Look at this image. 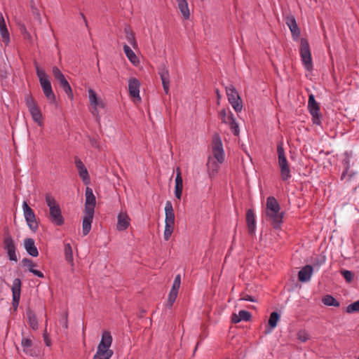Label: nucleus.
<instances>
[{
	"mask_svg": "<svg viewBox=\"0 0 359 359\" xmlns=\"http://www.w3.org/2000/svg\"><path fill=\"white\" fill-rule=\"evenodd\" d=\"M280 206L276 198L269 196L266 199V217L275 229H280L283 223L285 212H280Z\"/></svg>",
	"mask_w": 359,
	"mask_h": 359,
	"instance_id": "nucleus-1",
	"label": "nucleus"
},
{
	"mask_svg": "<svg viewBox=\"0 0 359 359\" xmlns=\"http://www.w3.org/2000/svg\"><path fill=\"white\" fill-rule=\"evenodd\" d=\"M45 201L49 208V220L56 226H62L65 224V218L62 215V210L55 198L50 193L45 194Z\"/></svg>",
	"mask_w": 359,
	"mask_h": 359,
	"instance_id": "nucleus-2",
	"label": "nucleus"
},
{
	"mask_svg": "<svg viewBox=\"0 0 359 359\" xmlns=\"http://www.w3.org/2000/svg\"><path fill=\"white\" fill-rule=\"evenodd\" d=\"M111 344L112 337L111 333L108 331H104L97 352L93 359H109L114 353V351L109 348Z\"/></svg>",
	"mask_w": 359,
	"mask_h": 359,
	"instance_id": "nucleus-3",
	"label": "nucleus"
},
{
	"mask_svg": "<svg viewBox=\"0 0 359 359\" xmlns=\"http://www.w3.org/2000/svg\"><path fill=\"white\" fill-rule=\"evenodd\" d=\"M36 72L44 95L50 104H56V97L53 91L48 76L44 70L40 69L38 66H36Z\"/></svg>",
	"mask_w": 359,
	"mask_h": 359,
	"instance_id": "nucleus-4",
	"label": "nucleus"
},
{
	"mask_svg": "<svg viewBox=\"0 0 359 359\" xmlns=\"http://www.w3.org/2000/svg\"><path fill=\"white\" fill-rule=\"evenodd\" d=\"M277 153L278 156V165L280 168V177L283 181H286L290 178L291 175L290 165L285 154L282 142L278 143Z\"/></svg>",
	"mask_w": 359,
	"mask_h": 359,
	"instance_id": "nucleus-5",
	"label": "nucleus"
},
{
	"mask_svg": "<svg viewBox=\"0 0 359 359\" xmlns=\"http://www.w3.org/2000/svg\"><path fill=\"white\" fill-rule=\"evenodd\" d=\"M25 103L33 121L39 126H43V121L41 111L36 103V101L31 94H28L25 96Z\"/></svg>",
	"mask_w": 359,
	"mask_h": 359,
	"instance_id": "nucleus-6",
	"label": "nucleus"
},
{
	"mask_svg": "<svg viewBox=\"0 0 359 359\" xmlns=\"http://www.w3.org/2000/svg\"><path fill=\"white\" fill-rule=\"evenodd\" d=\"M300 55L302 57V63L306 69L308 71H311L313 69L311 53L309 41L305 38L301 39Z\"/></svg>",
	"mask_w": 359,
	"mask_h": 359,
	"instance_id": "nucleus-7",
	"label": "nucleus"
},
{
	"mask_svg": "<svg viewBox=\"0 0 359 359\" xmlns=\"http://www.w3.org/2000/svg\"><path fill=\"white\" fill-rule=\"evenodd\" d=\"M4 248L6 250L9 259L16 262V247L8 228L5 229L4 233Z\"/></svg>",
	"mask_w": 359,
	"mask_h": 359,
	"instance_id": "nucleus-8",
	"label": "nucleus"
},
{
	"mask_svg": "<svg viewBox=\"0 0 359 359\" xmlns=\"http://www.w3.org/2000/svg\"><path fill=\"white\" fill-rule=\"evenodd\" d=\"M228 100L233 109L237 112H241L243 109V102L238 93L233 85L226 88Z\"/></svg>",
	"mask_w": 359,
	"mask_h": 359,
	"instance_id": "nucleus-9",
	"label": "nucleus"
},
{
	"mask_svg": "<svg viewBox=\"0 0 359 359\" xmlns=\"http://www.w3.org/2000/svg\"><path fill=\"white\" fill-rule=\"evenodd\" d=\"M212 152L217 163H222L224 161V151L219 133H215L212 137Z\"/></svg>",
	"mask_w": 359,
	"mask_h": 359,
	"instance_id": "nucleus-10",
	"label": "nucleus"
},
{
	"mask_svg": "<svg viewBox=\"0 0 359 359\" xmlns=\"http://www.w3.org/2000/svg\"><path fill=\"white\" fill-rule=\"evenodd\" d=\"M308 109L312 116V122L313 124L320 126L322 114L320 113L319 104L316 101L313 94L309 95Z\"/></svg>",
	"mask_w": 359,
	"mask_h": 359,
	"instance_id": "nucleus-11",
	"label": "nucleus"
},
{
	"mask_svg": "<svg viewBox=\"0 0 359 359\" xmlns=\"http://www.w3.org/2000/svg\"><path fill=\"white\" fill-rule=\"evenodd\" d=\"M23 213L25 219L29 228L33 231L36 232L39 229V223L36 221L34 210L28 205L26 201L22 203Z\"/></svg>",
	"mask_w": 359,
	"mask_h": 359,
	"instance_id": "nucleus-12",
	"label": "nucleus"
},
{
	"mask_svg": "<svg viewBox=\"0 0 359 359\" xmlns=\"http://www.w3.org/2000/svg\"><path fill=\"white\" fill-rule=\"evenodd\" d=\"M21 286H22V281L20 278H15L13 280V285L11 287L12 290V295H13V302H12V306L14 309V311H16L20 299V294H21Z\"/></svg>",
	"mask_w": 359,
	"mask_h": 359,
	"instance_id": "nucleus-13",
	"label": "nucleus"
},
{
	"mask_svg": "<svg viewBox=\"0 0 359 359\" xmlns=\"http://www.w3.org/2000/svg\"><path fill=\"white\" fill-rule=\"evenodd\" d=\"M86 202L84 212H95V207L96 205V198L93 194V189L90 187H86Z\"/></svg>",
	"mask_w": 359,
	"mask_h": 359,
	"instance_id": "nucleus-14",
	"label": "nucleus"
},
{
	"mask_svg": "<svg viewBox=\"0 0 359 359\" xmlns=\"http://www.w3.org/2000/svg\"><path fill=\"white\" fill-rule=\"evenodd\" d=\"M158 73L161 77L164 92L165 94H168L170 88V74L168 69L165 65H162L158 67Z\"/></svg>",
	"mask_w": 359,
	"mask_h": 359,
	"instance_id": "nucleus-15",
	"label": "nucleus"
},
{
	"mask_svg": "<svg viewBox=\"0 0 359 359\" xmlns=\"http://www.w3.org/2000/svg\"><path fill=\"white\" fill-rule=\"evenodd\" d=\"M285 23L290 28L293 39L294 40L299 39L301 34V32L297 25L294 16L292 15H287L285 18Z\"/></svg>",
	"mask_w": 359,
	"mask_h": 359,
	"instance_id": "nucleus-16",
	"label": "nucleus"
},
{
	"mask_svg": "<svg viewBox=\"0 0 359 359\" xmlns=\"http://www.w3.org/2000/svg\"><path fill=\"white\" fill-rule=\"evenodd\" d=\"M116 229L119 231L126 230L129 225L130 219L126 212H121L117 217Z\"/></svg>",
	"mask_w": 359,
	"mask_h": 359,
	"instance_id": "nucleus-17",
	"label": "nucleus"
},
{
	"mask_svg": "<svg viewBox=\"0 0 359 359\" xmlns=\"http://www.w3.org/2000/svg\"><path fill=\"white\" fill-rule=\"evenodd\" d=\"M94 213L95 212H84L85 215L82 222V232L83 236L88 235L90 231Z\"/></svg>",
	"mask_w": 359,
	"mask_h": 359,
	"instance_id": "nucleus-18",
	"label": "nucleus"
},
{
	"mask_svg": "<svg viewBox=\"0 0 359 359\" xmlns=\"http://www.w3.org/2000/svg\"><path fill=\"white\" fill-rule=\"evenodd\" d=\"M140 83L136 78L130 79L128 81V90L130 95L134 98H140Z\"/></svg>",
	"mask_w": 359,
	"mask_h": 359,
	"instance_id": "nucleus-19",
	"label": "nucleus"
},
{
	"mask_svg": "<svg viewBox=\"0 0 359 359\" xmlns=\"http://www.w3.org/2000/svg\"><path fill=\"white\" fill-rule=\"evenodd\" d=\"M255 217L253 210L248 209L246 212V224L248 229V233L253 235L255 232Z\"/></svg>",
	"mask_w": 359,
	"mask_h": 359,
	"instance_id": "nucleus-20",
	"label": "nucleus"
},
{
	"mask_svg": "<svg viewBox=\"0 0 359 359\" xmlns=\"http://www.w3.org/2000/svg\"><path fill=\"white\" fill-rule=\"evenodd\" d=\"M313 267L311 265L304 266L298 273V280L300 282L305 283L311 279L313 274Z\"/></svg>",
	"mask_w": 359,
	"mask_h": 359,
	"instance_id": "nucleus-21",
	"label": "nucleus"
},
{
	"mask_svg": "<svg viewBox=\"0 0 359 359\" xmlns=\"http://www.w3.org/2000/svg\"><path fill=\"white\" fill-rule=\"evenodd\" d=\"M74 160H75V165H76V168H77V170L79 171V174L80 177L83 181H86V180L89 181L90 180V177H89V175H88V172L85 165L83 164V163L78 157H75Z\"/></svg>",
	"mask_w": 359,
	"mask_h": 359,
	"instance_id": "nucleus-22",
	"label": "nucleus"
},
{
	"mask_svg": "<svg viewBox=\"0 0 359 359\" xmlns=\"http://www.w3.org/2000/svg\"><path fill=\"white\" fill-rule=\"evenodd\" d=\"M24 247H25L27 252L29 255L34 257H36L39 255V251L34 244V241L33 238H25L24 241Z\"/></svg>",
	"mask_w": 359,
	"mask_h": 359,
	"instance_id": "nucleus-23",
	"label": "nucleus"
},
{
	"mask_svg": "<svg viewBox=\"0 0 359 359\" xmlns=\"http://www.w3.org/2000/svg\"><path fill=\"white\" fill-rule=\"evenodd\" d=\"M252 317L251 313L249 311L241 310L239 311L238 315L233 313L231 317V322L233 324L238 323L242 320L245 321L250 320Z\"/></svg>",
	"mask_w": 359,
	"mask_h": 359,
	"instance_id": "nucleus-24",
	"label": "nucleus"
},
{
	"mask_svg": "<svg viewBox=\"0 0 359 359\" xmlns=\"http://www.w3.org/2000/svg\"><path fill=\"white\" fill-rule=\"evenodd\" d=\"M165 223L175 224V213L170 201H167L165 207Z\"/></svg>",
	"mask_w": 359,
	"mask_h": 359,
	"instance_id": "nucleus-25",
	"label": "nucleus"
},
{
	"mask_svg": "<svg viewBox=\"0 0 359 359\" xmlns=\"http://www.w3.org/2000/svg\"><path fill=\"white\" fill-rule=\"evenodd\" d=\"M26 315L28 320V324L31 328L34 330H37L39 324L34 312L30 308H28L26 311Z\"/></svg>",
	"mask_w": 359,
	"mask_h": 359,
	"instance_id": "nucleus-26",
	"label": "nucleus"
},
{
	"mask_svg": "<svg viewBox=\"0 0 359 359\" xmlns=\"http://www.w3.org/2000/svg\"><path fill=\"white\" fill-rule=\"evenodd\" d=\"M21 345L23 348V352L29 356H33L34 355V352L32 348L33 345V342L32 339L29 338H22L21 341Z\"/></svg>",
	"mask_w": 359,
	"mask_h": 359,
	"instance_id": "nucleus-27",
	"label": "nucleus"
},
{
	"mask_svg": "<svg viewBox=\"0 0 359 359\" xmlns=\"http://www.w3.org/2000/svg\"><path fill=\"white\" fill-rule=\"evenodd\" d=\"M57 81L59 82L60 87L63 89V90L67 94L68 97L70 100H73V98H74L73 92H72V88H71L69 82L66 79V78L63 77L62 79L58 80Z\"/></svg>",
	"mask_w": 359,
	"mask_h": 359,
	"instance_id": "nucleus-28",
	"label": "nucleus"
},
{
	"mask_svg": "<svg viewBox=\"0 0 359 359\" xmlns=\"http://www.w3.org/2000/svg\"><path fill=\"white\" fill-rule=\"evenodd\" d=\"M178 8L180 9L183 18L185 20H188L190 17V12L188 7L187 0H177Z\"/></svg>",
	"mask_w": 359,
	"mask_h": 359,
	"instance_id": "nucleus-29",
	"label": "nucleus"
},
{
	"mask_svg": "<svg viewBox=\"0 0 359 359\" xmlns=\"http://www.w3.org/2000/svg\"><path fill=\"white\" fill-rule=\"evenodd\" d=\"M0 34L3 38V41L6 43H8L10 41V36L5 20L2 15L0 17Z\"/></svg>",
	"mask_w": 359,
	"mask_h": 359,
	"instance_id": "nucleus-30",
	"label": "nucleus"
},
{
	"mask_svg": "<svg viewBox=\"0 0 359 359\" xmlns=\"http://www.w3.org/2000/svg\"><path fill=\"white\" fill-rule=\"evenodd\" d=\"M279 319L280 314L278 312L273 311L271 313L269 319V328L266 331V334L270 332L272 329L275 328L277 326Z\"/></svg>",
	"mask_w": 359,
	"mask_h": 359,
	"instance_id": "nucleus-31",
	"label": "nucleus"
},
{
	"mask_svg": "<svg viewBox=\"0 0 359 359\" xmlns=\"http://www.w3.org/2000/svg\"><path fill=\"white\" fill-rule=\"evenodd\" d=\"M123 51L128 60L134 65L139 63V60L133 50L126 44L123 46Z\"/></svg>",
	"mask_w": 359,
	"mask_h": 359,
	"instance_id": "nucleus-32",
	"label": "nucleus"
},
{
	"mask_svg": "<svg viewBox=\"0 0 359 359\" xmlns=\"http://www.w3.org/2000/svg\"><path fill=\"white\" fill-rule=\"evenodd\" d=\"M322 302L329 306L339 307L340 306L339 302L330 294L324 296L322 299Z\"/></svg>",
	"mask_w": 359,
	"mask_h": 359,
	"instance_id": "nucleus-33",
	"label": "nucleus"
},
{
	"mask_svg": "<svg viewBox=\"0 0 359 359\" xmlns=\"http://www.w3.org/2000/svg\"><path fill=\"white\" fill-rule=\"evenodd\" d=\"M227 124L229 125L230 128L233 133L234 135H238L239 129L237 123L235 121V118L233 116L231 112L229 111V121H227Z\"/></svg>",
	"mask_w": 359,
	"mask_h": 359,
	"instance_id": "nucleus-34",
	"label": "nucleus"
},
{
	"mask_svg": "<svg viewBox=\"0 0 359 359\" xmlns=\"http://www.w3.org/2000/svg\"><path fill=\"white\" fill-rule=\"evenodd\" d=\"M64 250H65V256L66 260L68 262L73 264L74 258H73V252H72V248L71 245L69 243H66L65 245Z\"/></svg>",
	"mask_w": 359,
	"mask_h": 359,
	"instance_id": "nucleus-35",
	"label": "nucleus"
},
{
	"mask_svg": "<svg viewBox=\"0 0 359 359\" xmlns=\"http://www.w3.org/2000/svg\"><path fill=\"white\" fill-rule=\"evenodd\" d=\"M125 32L126 34V39L128 42L133 47L136 48L137 46V43L135 39V34L128 29H125Z\"/></svg>",
	"mask_w": 359,
	"mask_h": 359,
	"instance_id": "nucleus-36",
	"label": "nucleus"
},
{
	"mask_svg": "<svg viewBox=\"0 0 359 359\" xmlns=\"http://www.w3.org/2000/svg\"><path fill=\"white\" fill-rule=\"evenodd\" d=\"M177 294H178V291L172 290H170L169 295H168L167 304H166V306L169 309H170L172 306L173 303L175 302V301L176 300V298L177 297Z\"/></svg>",
	"mask_w": 359,
	"mask_h": 359,
	"instance_id": "nucleus-37",
	"label": "nucleus"
},
{
	"mask_svg": "<svg viewBox=\"0 0 359 359\" xmlns=\"http://www.w3.org/2000/svg\"><path fill=\"white\" fill-rule=\"evenodd\" d=\"M30 8L34 18L36 20L41 19V15L39 9L37 8L34 0H30Z\"/></svg>",
	"mask_w": 359,
	"mask_h": 359,
	"instance_id": "nucleus-38",
	"label": "nucleus"
},
{
	"mask_svg": "<svg viewBox=\"0 0 359 359\" xmlns=\"http://www.w3.org/2000/svg\"><path fill=\"white\" fill-rule=\"evenodd\" d=\"M346 312L348 313L359 312V300L349 304L346 308Z\"/></svg>",
	"mask_w": 359,
	"mask_h": 359,
	"instance_id": "nucleus-39",
	"label": "nucleus"
},
{
	"mask_svg": "<svg viewBox=\"0 0 359 359\" xmlns=\"http://www.w3.org/2000/svg\"><path fill=\"white\" fill-rule=\"evenodd\" d=\"M297 336V339L302 342H305L310 338L309 334L305 330H299Z\"/></svg>",
	"mask_w": 359,
	"mask_h": 359,
	"instance_id": "nucleus-40",
	"label": "nucleus"
},
{
	"mask_svg": "<svg viewBox=\"0 0 359 359\" xmlns=\"http://www.w3.org/2000/svg\"><path fill=\"white\" fill-rule=\"evenodd\" d=\"M174 225L165 224V230H164V239L165 241H168L170 238L172 233L173 231Z\"/></svg>",
	"mask_w": 359,
	"mask_h": 359,
	"instance_id": "nucleus-41",
	"label": "nucleus"
},
{
	"mask_svg": "<svg viewBox=\"0 0 359 359\" xmlns=\"http://www.w3.org/2000/svg\"><path fill=\"white\" fill-rule=\"evenodd\" d=\"M92 106L93 107V111H92L93 114L99 118L98 108H104V103L102 100H97L96 104H93Z\"/></svg>",
	"mask_w": 359,
	"mask_h": 359,
	"instance_id": "nucleus-42",
	"label": "nucleus"
},
{
	"mask_svg": "<svg viewBox=\"0 0 359 359\" xmlns=\"http://www.w3.org/2000/svg\"><path fill=\"white\" fill-rule=\"evenodd\" d=\"M20 32L22 35L23 36V38L25 40L29 41V42H32V36L31 34L29 33V32L27 30V28L25 25H22L20 27Z\"/></svg>",
	"mask_w": 359,
	"mask_h": 359,
	"instance_id": "nucleus-43",
	"label": "nucleus"
},
{
	"mask_svg": "<svg viewBox=\"0 0 359 359\" xmlns=\"http://www.w3.org/2000/svg\"><path fill=\"white\" fill-rule=\"evenodd\" d=\"M52 73L54 76V78L58 81L63 77H65L64 74L62 73V72L60 70V69L57 66H54L52 69Z\"/></svg>",
	"mask_w": 359,
	"mask_h": 359,
	"instance_id": "nucleus-44",
	"label": "nucleus"
},
{
	"mask_svg": "<svg viewBox=\"0 0 359 359\" xmlns=\"http://www.w3.org/2000/svg\"><path fill=\"white\" fill-rule=\"evenodd\" d=\"M341 273L345 278L347 283H351L353 280V274L351 271L342 270Z\"/></svg>",
	"mask_w": 359,
	"mask_h": 359,
	"instance_id": "nucleus-45",
	"label": "nucleus"
},
{
	"mask_svg": "<svg viewBox=\"0 0 359 359\" xmlns=\"http://www.w3.org/2000/svg\"><path fill=\"white\" fill-rule=\"evenodd\" d=\"M89 101L91 105L96 104L97 99L96 93L93 89L88 90Z\"/></svg>",
	"mask_w": 359,
	"mask_h": 359,
	"instance_id": "nucleus-46",
	"label": "nucleus"
},
{
	"mask_svg": "<svg viewBox=\"0 0 359 359\" xmlns=\"http://www.w3.org/2000/svg\"><path fill=\"white\" fill-rule=\"evenodd\" d=\"M60 323L64 327L65 329L68 328V312L65 311L60 320Z\"/></svg>",
	"mask_w": 359,
	"mask_h": 359,
	"instance_id": "nucleus-47",
	"label": "nucleus"
},
{
	"mask_svg": "<svg viewBox=\"0 0 359 359\" xmlns=\"http://www.w3.org/2000/svg\"><path fill=\"white\" fill-rule=\"evenodd\" d=\"M177 175L175 177V186H183V180L181 175V170L180 168L176 169Z\"/></svg>",
	"mask_w": 359,
	"mask_h": 359,
	"instance_id": "nucleus-48",
	"label": "nucleus"
},
{
	"mask_svg": "<svg viewBox=\"0 0 359 359\" xmlns=\"http://www.w3.org/2000/svg\"><path fill=\"white\" fill-rule=\"evenodd\" d=\"M180 284H181L180 275H177V276H176V277H175V278L174 280V282H173L172 287L171 290L179 291V288L180 287Z\"/></svg>",
	"mask_w": 359,
	"mask_h": 359,
	"instance_id": "nucleus-49",
	"label": "nucleus"
},
{
	"mask_svg": "<svg viewBox=\"0 0 359 359\" xmlns=\"http://www.w3.org/2000/svg\"><path fill=\"white\" fill-rule=\"evenodd\" d=\"M22 263L23 264L24 266H28L29 269H34V267L36 266V264L32 259L28 258H24L22 260Z\"/></svg>",
	"mask_w": 359,
	"mask_h": 359,
	"instance_id": "nucleus-50",
	"label": "nucleus"
},
{
	"mask_svg": "<svg viewBox=\"0 0 359 359\" xmlns=\"http://www.w3.org/2000/svg\"><path fill=\"white\" fill-rule=\"evenodd\" d=\"M219 116L222 123L227 124V121H229V115H227V111L226 109H223L220 111Z\"/></svg>",
	"mask_w": 359,
	"mask_h": 359,
	"instance_id": "nucleus-51",
	"label": "nucleus"
},
{
	"mask_svg": "<svg viewBox=\"0 0 359 359\" xmlns=\"http://www.w3.org/2000/svg\"><path fill=\"white\" fill-rule=\"evenodd\" d=\"M240 299L243 300V301H249V302H257V300H256V299H255V297H253L251 295L247 294H242V297H241Z\"/></svg>",
	"mask_w": 359,
	"mask_h": 359,
	"instance_id": "nucleus-52",
	"label": "nucleus"
},
{
	"mask_svg": "<svg viewBox=\"0 0 359 359\" xmlns=\"http://www.w3.org/2000/svg\"><path fill=\"white\" fill-rule=\"evenodd\" d=\"M183 186H175V194L177 198L180 199L182 196Z\"/></svg>",
	"mask_w": 359,
	"mask_h": 359,
	"instance_id": "nucleus-53",
	"label": "nucleus"
},
{
	"mask_svg": "<svg viewBox=\"0 0 359 359\" xmlns=\"http://www.w3.org/2000/svg\"><path fill=\"white\" fill-rule=\"evenodd\" d=\"M29 272L32 273L34 275L36 276L39 278H44L43 273L39 270L34 269H29Z\"/></svg>",
	"mask_w": 359,
	"mask_h": 359,
	"instance_id": "nucleus-54",
	"label": "nucleus"
},
{
	"mask_svg": "<svg viewBox=\"0 0 359 359\" xmlns=\"http://www.w3.org/2000/svg\"><path fill=\"white\" fill-rule=\"evenodd\" d=\"M89 141L92 147L95 148H97L99 147L98 142L95 138L89 137Z\"/></svg>",
	"mask_w": 359,
	"mask_h": 359,
	"instance_id": "nucleus-55",
	"label": "nucleus"
},
{
	"mask_svg": "<svg viewBox=\"0 0 359 359\" xmlns=\"http://www.w3.org/2000/svg\"><path fill=\"white\" fill-rule=\"evenodd\" d=\"M43 340L47 346H50L51 345V341L47 336L46 333L43 334Z\"/></svg>",
	"mask_w": 359,
	"mask_h": 359,
	"instance_id": "nucleus-56",
	"label": "nucleus"
},
{
	"mask_svg": "<svg viewBox=\"0 0 359 359\" xmlns=\"http://www.w3.org/2000/svg\"><path fill=\"white\" fill-rule=\"evenodd\" d=\"M348 170H349V166L347 165V167L345 168V170L341 174V180H343L345 177V176L348 173Z\"/></svg>",
	"mask_w": 359,
	"mask_h": 359,
	"instance_id": "nucleus-57",
	"label": "nucleus"
},
{
	"mask_svg": "<svg viewBox=\"0 0 359 359\" xmlns=\"http://www.w3.org/2000/svg\"><path fill=\"white\" fill-rule=\"evenodd\" d=\"M80 15H81V18H83L86 26L88 27V21H87L86 16L84 15V14L83 13H81Z\"/></svg>",
	"mask_w": 359,
	"mask_h": 359,
	"instance_id": "nucleus-58",
	"label": "nucleus"
},
{
	"mask_svg": "<svg viewBox=\"0 0 359 359\" xmlns=\"http://www.w3.org/2000/svg\"><path fill=\"white\" fill-rule=\"evenodd\" d=\"M212 170H215L217 171L218 168H219V165L217 163H215V162H212Z\"/></svg>",
	"mask_w": 359,
	"mask_h": 359,
	"instance_id": "nucleus-59",
	"label": "nucleus"
},
{
	"mask_svg": "<svg viewBox=\"0 0 359 359\" xmlns=\"http://www.w3.org/2000/svg\"><path fill=\"white\" fill-rule=\"evenodd\" d=\"M211 165V163H210V158H208V163H207V166L208 168H210V165Z\"/></svg>",
	"mask_w": 359,
	"mask_h": 359,
	"instance_id": "nucleus-60",
	"label": "nucleus"
},
{
	"mask_svg": "<svg viewBox=\"0 0 359 359\" xmlns=\"http://www.w3.org/2000/svg\"><path fill=\"white\" fill-rule=\"evenodd\" d=\"M216 93H217V98L219 99L221 96H220L219 91L218 89H216Z\"/></svg>",
	"mask_w": 359,
	"mask_h": 359,
	"instance_id": "nucleus-61",
	"label": "nucleus"
},
{
	"mask_svg": "<svg viewBox=\"0 0 359 359\" xmlns=\"http://www.w3.org/2000/svg\"><path fill=\"white\" fill-rule=\"evenodd\" d=\"M344 161H345V164H346V168L347 167V165L349 166V160H348V158L346 159Z\"/></svg>",
	"mask_w": 359,
	"mask_h": 359,
	"instance_id": "nucleus-62",
	"label": "nucleus"
},
{
	"mask_svg": "<svg viewBox=\"0 0 359 359\" xmlns=\"http://www.w3.org/2000/svg\"><path fill=\"white\" fill-rule=\"evenodd\" d=\"M198 346V344H196L195 349H197Z\"/></svg>",
	"mask_w": 359,
	"mask_h": 359,
	"instance_id": "nucleus-63",
	"label": "nucleus"
},
{
	"mask_svg": "<svg viewBox=\"0 0 359 359\" xmlns=\"http://www.w3.org/2000/svg\"><path fill=\"white\" fill-rule=\"evenodd\" d=\"M198 346V344H196L195 349H197Z\"/></svg>",
	"mask_w": 359,
	"mask_h": 359,
	"instance_id": "nucleus-64",
	"label": "nucleus"
}]
</instances>
